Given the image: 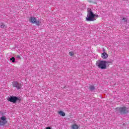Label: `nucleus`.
<instances>
[{
    "instance_id": "obj_1",
    "label": "nucleus",
    "mask_w": 129,
    "mask_h": 129,
    "mask_svg": "<svg viewBox=\"0 0 129 129\" xmlns=\"http://www.w3.org/2000/svg\"><path fill=\"white\" fill-rule=\"evenodd\" d=\"M87 12V15L86 18V21L87 22L96 21V18H98V15L94 14L90 8H88Z\"/></svg>"
},
{
    "instance_id": "obj_2",
    "label": "nucleus",
    "mask_w": 129,
    "mask_h": 129,
    "mask_svg": "<svg viewBox=\"0 0 129 129\" xmlns=\"http://www.w3.org/2000/svg\"><path fill=\"white\" fill-rule=\"evenodd\" d=\"M109 61H104V60H98L96 63V66L99 69H106L107 68V66L106 64H108Z\"/></svg>"
},
{
    "instance_id": "obj_3",
    "label": "nucleus",
    "mask_w": 129,
    "mask_h": 129,
    "mask_svg": "<svg viewBox=\"0 0 129 129\" xmlns=\"http://www.w3.org/2000/svg\"><path fill=\"white\" fill-rule=\"evenodd\" d=\"M115 110V111L119 112L120 114H126V113H128L129 112L128 108H126L125 106L116 108Z\"/></svg>"
},
{
    "instance_id": "obj_4",
    "label": "nucleus",
    "mask_w": 129,
    "mask_h": 129,
    "mask_svg": "<svg viewBox=\"0 0 129 129\" xmlns=\"http://www.w3.org/2000/svg\"><path fill=\"white\" fill-rule=\"evenodd\" d=\"M7 100L10 101V102L16 103V102H17L18 100H19V101H21V99H20V98L18 97L10 96L8 98Z\"/></svg>"
},
{
    "instance_id": "obj_5",
    "label": "nucleus",
    "mask_w": 129,
    "mask_h": 129,
    "mask_svg": "<svg viewBox=\"0 0 129 129\" xmlns=\"http://www.w3.org/2000/svg\"><path fill=\"white\" fill-rule=\"evenodd\" d=\"M29 22L32 24H35L36 26H40L41 25V22L39 20H37L36 17H31L29 19Z\"/></svg>"
},
{
    "instance_id": "obj_6",
    "label": "nucleus",
    "mask_w": 129,
    "mask_h": 129,
    "mask_svg": "<svg viewBox=\"0 0 129 129\" xmlns=\"http://www.w3.org/2000/svg\"><path fill=\"white\" fill-rule=\"evenodd\" d=\"M13 87H16L17 90L21 89L22 87V84H20L18 82H14L13 83Z\"/></svg>"
},
{
    "instance_id": "obj_7",
    "label": "nucleus",
    "mask_w": 129,
    "mask_h": 129,
    "mask_svg": "<svg viewBox=\"0 0 129 129\" xmlns=\"http://www.w3.org/2000/svg\"><path fill=\"white\" fill-rule=\"evenodd\" d=\"M71 128L72 129H80V125H77L74 124L71 125Z\"/></svg>"
},
{
    "instance_id": "obj_8",
    "label": "nucleus",
    "mask_w": 129,
    "mask_h": 129,
    "mask_svg": "<svg viewBox=\"0 0 129 129\" xmlns=\"http://www.w3.org/2000/svg\"><path fill=\"white\" fill-rule=\"evenodd\" d=\"M101 57L103 59H107L108 57V54H107V53L106 52H103L101 54Z\"/></svg>"
},
{
    "instance_id": "obj_9",
    "label": "nucleus",
    "mask_w": 129,
    "mask_h": 129,
    "mask_svg": "<svg viewBox=\"0 0 129 129\" xmlns=\"http://www.w3.org/2000/svg\"><path fill=\"white\" fill-rule=\"evenodd\" d=\"M0 28H1V29H3L4 28H7V25H5L4 23L1 22Z\"/></svg>"
},
{
    "instance_id": "obj_10",
    "label": "nucleus",
    "mask_w": 129,
    "mask_h": 129,
    "mask_svg": "<svg viewBox=\"0 0 129 129\" xmlns=\"http://www.w3.org/2000/svg\"><path fill=\"white\" fill-rule=\"evenodd\" d=\"M59 114H60L61 116H65V113L62 111H60L58 112Z\"/></svg>"
},
{
    "instance_id": "obj_11",
    "label": "nucleus",
    "mask_w": 129,
    "mask_h": 129,
    "mask_svg": "<svg viewBox=\"0 0 129 129\" xmlns=\"http://www.w3.org/2000/svg\"><path fill=\"white\" fill-rule=\"evenodd\" d=\"M89 88L90 89V90H94V89H95V87H94V86H90Z\"/></svg>"
},
{
    "instance_id": "obj_12",
    "label": "nucleus",
    "mask_w": 129,
    "mask_h": 129,
    "mask_svg": "<svg viewBox=\"0 0 129 129\" xmlns=\"http://www.w3.org/2000/svg\"><path fill=\"white\" fill-rule=\"evenodd\" d=\"M10 60L12 61L13 63H15V61H16V58H15L14 57H13L12 58H10Z\"/></svg>"
},
{
    "instance_id": "obj_13",
    "label": "nucleus",
    "mask_w": 129,
    "mask_h": 129,
    "mask_svg": "<svg viewBox=\"0 0 129 129\" xmlns=\"http://www.w3.org/2000/svg\"><path fill=\"white\" fill-rule=\"evenodd\" d=\"M69 54L71 57L74 55V52L73 51H71L69 52Z\"/></svg>"
},
{
    "instance_id": "obj_14",
    "label": "nucleus",
    "mask_w": 129,
    "mask_h": 129,
    "mask_svg": "<svg viewBox=\"0 0 129 129\" xmlns=\"http://www.w3.org/2000/svg\"><path fill=\"white\" fill-rule=\"evenodd\" d=\"M122 21H123V22H125L126 23H127V19L125 18H123L122 19Z\"/></svg>"
},
{
    "instance_id": "obj_15",
    "label": "nucleus",
    "mask_w": 129,
    "mask_h": 129,
    "mask_svg": "<svg viewBox=\"0 0 129 129\" xmlns=\"http://www.w3.org/2000/svg\"><path fill=\"white\" fill-rule=\"evenodd\" d=\"M88 2L90 4H91V3H93V2H92V0H88Z\"/></svg>"
},
{
    "instance_id": "obj_16",
    "label": "nucleus",
    "mask_w": 129,
    "mask_h": 129,
    "mask_svg": "<svg viewBox=\"0 0 129 129\" xmlns=\"http://www.w3.org/2000/svg\"><path fill=\"white\" fill-rule=\"evenodd\" d=\"M17 58H19V59H21V56L19 55H17Z\"/></svg>"
},
{
    "instance_id": "obj_17",
    "label": "nucleus",
    "mask_w": 129,
    "mask_h": 129,
    "mask_svg": "<svg viewBox=\"0 0 129 129\" xmlns=\"http://www.w3.org/2000/svg\"><path fill=\"white\" fill-rule=\"evenodd\" d=\"M45 129H51V127H45Z\"/></svg>"
}]
</instances>
